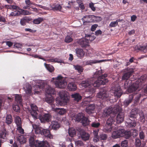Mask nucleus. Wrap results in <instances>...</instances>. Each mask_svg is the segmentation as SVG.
Listing matches in <instances>:
<instances>
[{
  "mask_svg": "<svg viewBox=\"0 0 147 147\" xmlns=\"http://www.w3.org/2000/svg\"><path fill=\"white\" fill-rule=\"evenodd\" d=\"M112 92L115 97L117 98L120 97L122 94V92L120 88L119 87L115 90H112Z\"/></svg>",
  "mask_w": 147,
  "mask_h": 147,
  "instance_id": "a211bd4d",
  "label": "nucleus"
},
{
  "mask_svg": "<svg viewBox=\"0 0 147 147\" xmlns=\"http://www.w3.org/2000/svg\"><path fill=\"white\" fill-rule=\"evenodd\" d=\"M16 138L21 144H23L26 142V139L22 135L18 134Z\"/></svg>",
  "mask_w": 147,
  "mask_h": 147,
  "instance_id": "a878e982",
  "label": "nucleus"
},
{
  "mask_svg": "<svg viewBox=\"0 0 147 147\" xmlns=\"http://www.w3.org/2000/svg\"><path fill=\"white\" fill-rule=\"evenodd\" d=\"M85 37L86 38L87 40L89 41H89H92L94 39V37H92V36L90 35H86Z\"/></svg>",
  "mask_w": 147,
  "mask_h": 147,
  "instance_id": "69168bd1",
  "label": "nucleus"
},
{
  "mask_svg": "<svg viewBox=\"0 0 147 147\" xmlns=\"http://www.w3.org/2000/svg\"><path fill=\"white\" fill-rule=\"evenodd\" d=\"M15 123L17 125V126L22 125L21 119L18 116L15 117Z\"/></svg>",
  "mask_w": 147,
  "mask_h": 147,
  "instance_id": "4c0bfd02",
  "label": "nucleus"
},
{
  "mask_svg": "<svg viewBox=\"0 0 147 147\" xmlns=\"http://www.w3.org/2000/svg\"><path fill=\"white\" fill-rule=\"evenodd\" d=\"M45 86V83L44 82L43 80H40L38 84L36 86H38L39 88H44Z\"/></svg>",
  "mask_w": 147,
  "mask_h": 147,
  "instance_id": "603ef678",
  "label": "nucleus"
},
{
  "mask_svg": "<svg viewBox=\"0 0 147 147\" xmlns=\"http://www.w3.org/2000/svg\"><path fill=\"white\" fill-rule=\"evenodd\" d=\"M76 119V120L78 122L84 117V114L82 113H79L78 114L75 115L74 116Z\"/></svg>",
  "mask_w": 147,
  "mask_h": 147,
  "instance_id": "c756f323",
  "label": "nucleus"
},
{
  "mask_svg": "<svg viewBox=\"0 0 147 147\" xmlns=\"http://www.w3.org/2000/svg\"><path fill=\"white\" fill-rule=\"evenodd\" d=\"M97 97L104 101L109 100L110 97L108 92L105 89L101 90L98 93Z\"/></svg>",
  "mask_w": 147,
  "mask_h": 147,
  "instance_id": "39448f33",
  "label": "nucleus"
},
{
  "mask_svg": "<svg viewBox=\"0 0 147 147\" xmlns=\"http://www.w3.org/2000/svg\"><path fill=\"white\" fill-rule=\"evenodd\" d=\"M15 100L17 102L21 105L22 104V97L18 94L15 95Z\"/></svg>",
  "mask_w": 147,
  "mask_h": 147,
  "instance_id": "8fccbe9b",
  "label": "nucleus"
},
{
  "mask_svg": "<svg viewBox=\"0 0 147 147\" xmlns=\"http://www.w3.org/2000/svg\"><path fill=\"white\" fill-rule=\"evenodd\" d=\"M51 117V116L50 114L46 113L40 116L39 117V119L41 122L45 123L46 122H49Z\"/></svg>",
  "mask_w": 147,
  "mask_h": 147,
  "instance_id": "9d476101",
  "label": "nucleus"
},
{
  "mask_svg": "<svg viewBox=\"0 0 147 147\" xmlns=\"http://www.w3.org/2000/svg\"><path fill=\"white\" fill-rule=\"evenodd\" d=\"M22 47V45L20 43H15L13 45V47L14 48H20L21 49Z\"/></svg>",
  "mask_w": 147,
  "mask_h": 147,
  "instance_id": "e2e57ef3",
  "label": "nucleus"
},
{
  "mask_svg": "<svg viewBox=\"0 0 147 147\" xmlns=\"http://www.w3.org/2000/svg\"><path fill=\"white\" fill-rule=\"evenodd\" d=\"M76 51L77 55L78 57H83L84 55V53L82 49H76Z\"/></svg>",
  "mask_w": 147,
  "mask_h": 147,
  "instance_id": "72a5a7b5",
  "label": "nucleus"
},
{
  "mask_svg": "<svg viewBox=\"0 0 147 147\" xmlns=\"http://www.w3.org/2000/svg\"><path fill=\"white\" fill-rule=\"evenodd\" d=\"M144 95V94H142V93L140 94H138L135 95L136 96L134 99V103H135L138 102L140 97L143 95Z\"/></svg>",
  "mask_w": 147,
  "mask_h": 147,
  "instance_id": "3c124183",
  "label": "nucleus"
},
{
  "mask_svg": "<svg viewBox=\"0 0 147 147\" xmlns=\"http://www.w3.org/2000/svg\"><path fill=\"white\" fill-rule=\"evenodd\" d=\"M68 133L69 136L71 137H73L76 134V131L74 128H69V129Z\"/></svg>",
  "mask_w": 147,
  "mask_h": 147,
  "instance_id": "79ce46f5",
  "label": "nucleus"
},
{
  "mask_svg": "<svg viewBox=\"0 0 147 147\" xmlns=\"http://www.w3.org/2000/svg\"><path fill=\"white\" fill-rule=\"evenodd\" d=\"M106 60H90V61H87L86 62V63L87 64H90V65H91L92 64H93L95 63H99L101 62H103L104 61H106Z\"/></svg>",
  "mask_w": 147,
  "mask_h": 147,
  "instance_id": "ea45409f",
  "label": "nucleus"
},
{
  "mask_svg": "<svg viewBox=\"0 0 147 147\" xmlns=\"http://www.w3.org/2000/svg\"><path fill=\"white\" fill-rule=\"evenodd\" d=\"M130 132H131V136L134 137H136L138 135V131L136 129L132 130Z\"/></svg>",
  "mask_w": 147,
  "mask_h": 147,
  "instance_id": "4d7b16f0",
  "label": "nucleus"
},
{
  "mask_svg": "<svg viewBox=\"0 0 147 147\" xmlns=\"http://www.w3.org/2000/svg\"><path fill=\"white\" fill-rule=\"evenodd\" d=\"M50 7L51 8V9L53 10L61 11V6L58 4H55L52 5H50Z\"/></svg>",
  "mask_w": 147,
  "mask_h": 147,
  "instance_id": "c85d7f7f",
  "label": "nucleus"
},
{
  "mask_svg": "<svg viewBox=\"0 0 147 147\" xmlns=\"http://www.w3.org/2000/svg\"><path fill=\"white\" fill-rule=\"evenodd\" d=\"M119 110L117 106L114 108L110 107L105 108L103 112L102 116L104 117H107L111 114L113 115V117L114 116L115 114Z\"/></svg>",
  "mask_w": 147,
  "mask_h": 147,
  "instance_id": "20e7f679",
  "label": "nucleus"
},
{
  "mask_svg": "<svg viewBox=\"0 0 147 147\" xmlns=\"http://www.w3.org/2000/svg\"><path fill=\"white\" fill-rule=\"evenodd\" d=\"M17 129L20 133L22 134L24 133V130L22 128V125L17 126Z\"/></svg>",
  "mask_w": 147,
  "mask_h": 147,
  "instance_id": "338daca9",
  "label": "nucleus"
},
{
  "mask_svg": "<svg viewBox=\"0 0 147 147\" xmlns=\"http://www.w3.org/2000/svg\"><path fill=\"white\" fill-rule=\"evenodd\" d=\"M134 72V70L133 69H129L128 70L127 72L125 73L123 75L122 77V80H127Z\"/></svg>",
  "mask_w": 147,
  "mask_h": 147,
  "instance_id": "f8f14e48",
  "label": "nucleus"
},
{
  "mask_svg": "<svg viewBox=\"0 0 147 147\" xmlns=\"http://www.w3.org/2000/svg\"><path fill=\"white\" fill-rule=\"evenodd\" d=\"M23 88L27 94L30 95L31 94L32 88L31 86L28 83H26L24 85Z\"/></svg>",
  "mask_w": 147,
  "mask_h": 147,
  "instance_id": "2eb2a0df",
  "label": "nucleus"
},
{
  "mask_svg": "<svg viewBox=\"0 0 147 147\" xmlns=\"http://www.w3.org/2000/svg\"><path fill=\"white\" fill-rule=\"evenodd\" d=\"M54 81L56 87L60 88H65L67 85V83L64 78L61 75L58 76L57 78H53L51 82Z\"/></svg>",
  "mask_w": 147,
  "mask_h": 147,
  "instance_id": "7ed1b4c3",
  "label": "nucleus"
},
{
  "mask_svg": "<svg viewBox=\"0 0 147 147\" xmlns=\"http://www.w3.org/2000/svg\"><path fill=\"white\" fill-rule=\"evenodd\" d=\"M91 121H89L87 117H84L82 120V123L84 126H86L90 124Z\"/></svg>",
  "mask_w": 147,
  "mask_h": 147,
  "instance_id": "f704fd0d",
  "label": "nucleus"
},
{
  "mask_svg": "<svg viewBox=\"0 0 147 147\" xmlns=\"http://www.w3.org/2000/svg\"><path fill=\"white\" fill-rule=\"evenodd\" d=\"M106 124L104 126L103 131L105 132H110L111 131L112 129V126L109 125H107Z\"/></svg>",
  "mask_w": 147,
  "mask_h": 147,
  "instance_id": "e433bc0d",
  "label": "nucleus"
},
{
  "mask_svg": "<svg viewBox=\"0 0 147 147\" xmlns=\"http://www.w3.org/2000/svg\"><path fill=\"white\" fill-rule=\"evenodd\" d=\"M77 42L82 47H86L89 45V41L86 37L79 39Z\"/></svg>",
  "mask_w": 147,
  "mask_h": 147,
  "instance_id": "0eeeda50",
  "label": "nucleus"
},
{
  "mask_svg": "<svg viewBox=\"0 0 147 147\" xmlns=\"http://www.w3.org/2000/svg\"><path fill=\"white\" fill-rule=\"evenodd\" d=\"M44 65L47 69L50 72H52L54 70L53 67L49 64H48L46 63H44Z\"/></svg>",
  "mask_w": 147,
  "mask_h": 147,
  "instance_id": "de8ad7c7",
  "label": "nucleus"
},
{
  "mask_svg": "<svg viewBox=\"0 0 147 147\" xmlns=\"http://www.w3.org/2000/svg\"><path fill=\"white\" fill-rule=\"evenodd\" d=\"M29 144L31 146H35V140L34 141V138L33 136H31L29 139Z\"/></svg>",
  "mask_w": 147,
  "mask_h": 147,
  "instance_id": "09e8293b",
  "label": "nucleus"
},
{
  "mask_svg": "<svg viewBox=\"0 0 147 147\" xmlns=\"http://www.w3.org/2000/svg\"><path fill=\"white\" fill-rule=\"evenodd\" d=\"M45 101L49 104H52L54 101V99L51 95H47L45 98Z\"/></svg>",
  "mask_w": 147,
  "mask_h": 147,
  "instance_id": "c9c22d12",
  "label": "nucleus"
},
{
  "mask_svg": "<svg viewBox=\"0 0 147 147\" xmlns=\"http://www.w3.org/2000/svg\"><path fill=\"white\" fill-rule=\"evenodd\" d=\"M13 110L17 112H19L20 111V107L18 105H13Z\"/></svg>",
  "mask_w": 147,
  "mask_h": 147,
  "instance_id": "774afa93",
  "label": "nucleus"
},
{
  "mask_svg": "<svg viewBox=\"0 0 147 147\" xmlns=\"http://www.w3.org/2000/svg\"><path fill=\"white\" fill-rule=\"evenodd\" d=\"M123 129H119L113 131L112 134V137L114 139H116L122 137L124 135Z\"/></svg>",
  "mask_w": 147,
  "mask_h": 147,
  "instance_id": "1a4fd4ad",
  "label": "nucleus"
},
{
  "mask_svg": "<svg viewBox=\"0 0 147 147\" xmlns=\"http://www.w3.org/2000/svg\"><path fill=\"white\" fill-rule=\"evenodd\" d=\"M115 121V119L112 117L111 116L107 120L106 124H107V125H109L112 126Z\"/></svg>",
  "mask_w": 147,
  "mask_h": 147,
  "instance_id": "58836bf2",
  "label": "nucleus"
},
{
  "mask_svg": "<svg viewBox=\"0 0 147 147\" xmlns=\"http://www.w3.org/2000/svg\"><path fill=\"white\" fill-rule=\"evenodd\" d=\"M140 84V83H137L133 84L128 88V92L131 93L136 91L138 89Z\"/></svg>",
  "mask_w": 147,
  "mask_h": 147,
  "instance_id": "ddd939ff",
  "label": "nucleus"
},
{
  "mask_svg": "<svg viewBox=\"0 0 147 147\" xmlns=\"http://www.w3.org/2000/svg\"><path fill=\"white\" fill-rule=\"evenodd\" d=\"M21 13L24 15H29L31 14V13L29 12V11L26 10L21 9Z\"/></svg>",
  "mask_w": 147,
  "mask_h": 147,
  "instance_id": "052dcab7",
  "label": "nucleus"
},
{
  "mask_svg": "<svg viewBox=\"0 0 147 147\" xmlns=\"http://www.w3.org/2000/svg\"><path fill=\"white\" fill-rule=\"evenodd\" d=\"M72 40V38L69 36H67L65 39V42L67 43L71 42Z\"/></svg>",
  "mask_w": 147,
  "mask_h": 147,
  "instance_id": "680f3d73",
  "label": "nucleus"
},
{
  "mask_svg": "<svg viewBox=\"0 0 147 147\" xmlns=\"http://www.w3.org/2000/svg\"><path fill=\"white\" fill-rule=\"evenodd\" d=\"M93 16L88 15L84 17L82 19V20L84 23H90L92 22L93 20L92 19V17Z\"/></svg>",
  "mask_w": 147,
  "mask_h": 147,
  "instance_id": "4be33fe9",
  "label": "nucleus"
},
{
  "mask_svg": "<svg viewBox=\"0 0 147 147\" xmlns=\"http://www.w3.org/2000/svg\"><path fill=\"white\" fill-rule=\"evenodd\" d=\"M95 106L93 104H89L86 109V112L89 114L92 113V111L94 110Z\"/></svg>",
  "mask_w": 147,
  "mask_h": 147,
  "instance_id": "412c9836",
  "label": "nucleus"
},
{
  "mask_svg": "<svg viewBox=\"0 0 147 147\" xmlns=\"http://www.w3.org/2000/svg\"><path fill=\"white\" fill-rule=\"evenodd\" d=\"M31 20L30 19L27 17H24L21 19L20 21V24L22 26H24L26 23L29 22Z\"/></svg>",
  "mask_w": 147,
  "mask_h": 147,
  "instance_id": "7c9ffc66",
  "label": "nucleus"
},
{
  "mask_svg": "<svg viewBox=\"0 0 147 147\" xmlns=\"http://www.w3.org/2000/svg\"><path fill=\"white\" fill-rule=\"evenodd\" d=\"M90 125L92 127L98 128L100 126V124L99 122L94 121L92 122Z\"/></svg>",
  "mask_w": 147,
  "mask_h": 147,
  "instance_id": "c03bdc74",
  "label": "nucleus"
},
{
  "mask_svg": "<svg viewBox=\"0 0 147 147\" xmlns=\"http://www.w3.org/2000/svg\"><path fill=\"white\" fill-rule=\"evenodd\" d=\"M127 122L126 124V125L127 127L132 128L134 127L136 125V120L134 119V120L131 119L130 118L127 119Z\"/></svg>",
  "mask_w": 147,
  "mask_h": 147,
  "instance_id": "9b49d317",
  "label": "nucleus"
},
{
  "mask_svg": "<svg viewBox=\"0 0 147 147\" xmlns=\"http://www.w3.org/2000/svg\"><path fill=\"white\" fill-rule=\"evenodd\" d=\"M39 124H32V126L35 129V133L36 134H41L42 131L39 128Z\"/></svg>",
  "mask_w": 147,
  "mask_h": 147,
  "instance_id": "473e14b6",
  "label": "nucleus"
},
{
  "mask_svg": "<svg viewBox=\"0 0 147 147\" xmlns=\"http://www.w3.org/2000/svg\"><path fill=\"white\" fill-rule=\"evenodd\" d=\"M140 119V121L142 123L145 121V116L142 112H140L139 113Z\"/></svg>",
  "mask_w": 147,
  "mask_h": 147,
  "instance_id": "864d4df0",
  "label": "nucleus"
},
{
  "mask_svg": "<svg viewBox=\"0 0 147 147\" xmlns=\"http://www.w3.org/2000/svg\"><path fill=\"white\" fill-rule=\"evenodd\" d=\"M141 143L140 140L138 138L135 139V145L136 147H140L141 145Z\"/></svg>",
  "mask_w": 147,
  "mask_h": 147,
  "instance_id": "bf43d9fd",
  "label": "nucleus"
},
{
  "mask_svg": "<svg viewBox=\"0 0 147 147\" xmlns=\"http://www.w3.org/2000/svg\"><path fill=\"white\" fill-rule=\"evenodd\" d=\"M67 88L70 91H74L77 89L76 85L73 82H70L68 84Z\"/></svg>",
  "mask_w": 147,
  "mask_h": 147,
  "instance_id": "393cba45",
  "label": "nucleus"
},
{
  "mask_svg": "<svg viewBox=\"0 0 147 147\" xmlns=\"http://www.w3.org/2000/svg\"><path fill=\"white\" fill-rule=\"evenodd\" d=\"M123 133L124 135L123 136H124L125 138L126 139H128L131 136V132L130 131H125L124 129H123Z\"/></svg>",
  "mask_w": 147,
  "mask_h": 147,
  "instance_id": "49530a36",
  "label": "nucleus"
},
{
  "mask_svg": "<svg viewBox=\"0 0 147 147\" xmlns=\"http://www.w3.org/2000/svg\"><path fill=\"white\" fill-rule=\"evenodd\" d=\"M51 126L52 129L55 130H57L60 127L59 123L58 122L55 121H52Z\"/></svg>",
  "mask_w": 147,
  "mask_h": 147,
  "instance_id": "bb28decb",
  "label": "nucleus"
},
{
  "mask_svg": "<svg viewBox=\"0 0 147 147\" xmlns=\"http://www.w3.org/2000/svg\"><path fill=\"white\" fill-rule=\"evenodd\" d=\"M41 134L47 137L50 139H53V136L50 134L49 130L48 129H43L42 130Z\"/></svg>",
  "mask_w": 147,
  "mask_h": 147,
  "instance_id": "aec40b11",
  "label": "nucleus"
},
{
  "mask_svg": "<svg viewBox=\"0 0 147 147\" xmlns=\"http://www.w3.org/2000/svg\"><path fill=\"white\" fill-rule=\"evenodd\" d=\"M44 20V19L43 18L39 17L37 19L34 20L33 21V22L35 24H40Z\"/></svg>",
  "mask_w": 147,
  "mask_h": 147,
  "instance_id": "a19ab883",
  "label": "nucleus"
},
{
  "mask_svg": "<svg viewBox=\"0 0 147 147\" xmlns=\"http://www.w3.org/2000/svg\"><path fill=\"white\" fill-rule=\"evenodd\" d=\"M74 68L77 70L79 73H81L83 71V69L82 66L79 65H73Z\"/></svg>",
  "mask_w": 147,
  "mask_h": 147,
  "instance_id": "37998d69",
  "label": "nucleus"
},
{
  "mask_svg": "<svg viewBox=\"0 0 147 147\" xmlns=\"http://www.w3.org/2000/svg\"><path fill=\"white\" fill-rule=\"evenodd\" d=\"M134 94H132L129 96L128 98L125 100L124 102V105L126 106H128L131 103L133 100Z\"/></svg>",
  "mask_w": 147,
  "mask_h": 147,
  "instance_id": "b1692460",
  "label": "nucleus"
},
{
  "mask_svg": "<svg viewBox=\"0 0 147 147\" xmlns=\"http://www.w3.org/2000/svg\"><path fill=\"white\" fill-rule=\"evenodd\" d=\"M7 132L4 130L0 133V147H1V143H3L6 138Z\"/></svg>",
  "mask_w": 147,
  "mask_h": 147,
  "instance_id": "6ab92c4d",
  "label": "nucleus"
},
{
  "mask_svg": "<svg viewBox=\"0 0 147 147\" xmlns=\"http://www.w3.org/2000/svg\"><path fill=\"white\" fill-rule=\"evenodd\" d=\"M48 61L50 62H54L58 63H61L62 62V60L57 58L50 59L48 60Z\"/></svg>",
  "mask_w": 147,
  "mask_h": 147,
  "instance_id": "6e6d98bb",
  "label": "nucleus"
},
{
  "mask_svg": "<svg viewBox=\"0 0 147 147\" xmlns=\"http://www.w3.org/2000/svg\"><path fill=\"white\" fill-rule=\"evenodd\" d=\"M80 136L82 140L86 141L89 140L90 134L84 131H81L80 132Z\"/></svg>",
  "mask_w": 147,
  "mask_h": 147,
  "instance_id": "4468645a",
  "label": "nucleus"
},
{
  "mask_svg": "<svg viewBox=\"0 0 147 147\" xmlns=\"http://www.w3.org/2000/svg\"><path fill=\"white\" fill-rule=\"evenodd\" d=\"M31 111L30 113L34 119H37L38 117V107L36 105L34 104L31 105Z\"/></svg>",
  "mask_w": 147,
  "mask_h": 147,
  "instance_id": "423d86ee",
  "label": "nucleus"
},
{
  "mask_svg": "<svg viewBox=\"0 0 147 147\" xmlns=\"http://www.w3.org/2000/svg\"><path fill=\"white\" fill-rule=\"evenodd\" d=\"M46 92L48 95H51V94H55V91L54 88L48 86L46 89Z\"/></svg>",
  "mask_w": 147,
  "mask_h": 147,
  "instance_id": "5701e85b",
  "label": "nucleus"
},
{
  "mask_svg": "<svg viewBox=\"0 0 147 147\" xmlns=\"http://www.w3.org/2000/svg\"><path fill=\"white\" fill-rule=\"evenodd\" d=\"M135 50H138L146 53L147 51V45L144 46H136L135 47Z\"/></svg>",
  "mask_w": 147,
  "mask_h": 147,
  "instance_id": "2f4dec72",
  "label": "nucleus"
},
{
  "mask_svg": "<svg viewBox=\"0 0 147 147\" xmlns=\"http://www.w3.org/2000/svg\"><path fill=\"white\" fill-rule=\"evenodd\" d=\"M100 73V71H96L93 77L82 82L80 85L84 88H88L86 94H93L95 92L94 87H98L100 85L105 84L108 82V80L105 78L107 77V75L104 74L99 76Z\"/></svg>",
  "mask_w": 147,
  "mask_h": 147,
  "instance_id": "f257e3e1",
  "label": "nucleus"
},
{
  "mask_svg": "<svg viewBox=\"0 0 147 147\" xmlns=\"http://www.w3.org/2000/svg\"><path fill=\"white\" fill-rule=\"evenodd\" d=\"M124 114L123 112L119 113L117 116L116 120L118 123H120L123 122L124 120Z\"/></svg>",
  "mask_w": 147,
  "mask_h": 147,
  "instance_id": "dca6fc26",
  "label": "nucleus"
},
{
  "mask_svg": "<svg viewBox=\"0 0 147 147\" xmlns=\"http://www.w3.org/2000/svg\"><path fill=\"white\" fill-rule=\"evenodd\" d=\"M118 20L115 21H113L111 22L109 24V26L111 27H115L118 24Z\"/></svg>",
  "mask_w": 147,
  "mask_h": 147,
  "instance_id": "13d9d810",
  "label": "nucleus"
},
{
  "mask_svg": "<svg viewBox=\"0 0 147 147\" xmlns=\"http://www.w3.org/2000/svg\"><path fill=\"white\" fill-rule=\"evenodd\" d=\"M136 114L137 113L136 112H134L132 111L130 113L129 117L132 120H134V119H135L136 120Z\"/></svg>",
  "mask_w": 147,
  "mask_h": 147,
  "instance_id": "5fc2aeb1",
  "label": "nucleus"
},
{
  "mask_svg": "<svg viewBox=\"0 0 147 147\" xmlns=\"http://www.w3.org/2000/svg\"><path fill=\"white\" fill-rule=\"evenodd\" d=\"M52 110L59 113L61 115L64 114L66 112V110L64 108H54L53 106L52 105Z\"/></svg>",
  "mask_w": 147,
  "mask_h": 147,
  "instance_id": "f3484780",
  "label": "nucleus"
},
{
  "mask_svg": "<svg viewBox=\"0 0 147 147\" xmlns=\"http://www.w3.org/2000/svg\"><path fill=\"white\" fill-rule=\"evenodd\" d=\"M35 147H47L49 146V144L46 141H40L35 140Z\"/></svg>",
  "mask_w": 147,
  "mask_h": 147,
  "instance_id": "6e6552de",
  "label": "nucleus"
},
{
  "mask_svg": "<svg viewBox=\"0 0 147 147\" xmlns=\"http://www.w3.org/2000/svg\"><path fill=\"white\" fill-rule=\"evenodd\" d=\"M12 116L10 115H7L6 118V122L8 124H11L12 121Z\"/></svg>",
  "mask_w": 147,
  "mask_h": 147,
  "instance_id": "a18cd8bd",
  "label": "nucleus"
},
{
  "mask_svg": "<svg viewBox=\"0 0 147 147\" xmlns=\"http://www.w3.org/2000/svg\"><path fill=\"white\" fill-rule=\"evenodd\" d=\"M71 96L72 98L74 99V100L77 102L79 101L82 99V96L78 93L72 94Z\"/></svg>",
  "mask_w": 147,
  "mask_h": 147,
  "instance_id": "cd10ccee",
  "label": "nucleus"
},
{
  "mask_svg": "<svg viewBox=\"0 0 147 147\" xmlns=\"http://www.w3.org/2000/svg\"><path fill=\"white\" fill-rule=\"evenodd\" d=\"M59 95L61 100H58L56 99V103L61 106L65 105L69 101V93L66 91H62L59 92Z\"/></svg>",
  "mask_w": 147,
  "mask_h": 147,
  "instance_id": "f03ea898",
  "label": "nucleus"
},
{
  "mask_svg": "<svg viewBox=\"0 0 147 147\" xmlns=\"http://www.w3.org/2000/svg\"><path fill=\"white\" fill-rule=\"evenodd\" d=\"M20 13L19 11H16L11 12L10 14V16H14L16 15H20Z\"/></svg>",
  "mask_w": 147,
  "mask_h": 147,
  "instance_id": "0e129e2a",
  "label": "nucleus"
}]
</instances>
